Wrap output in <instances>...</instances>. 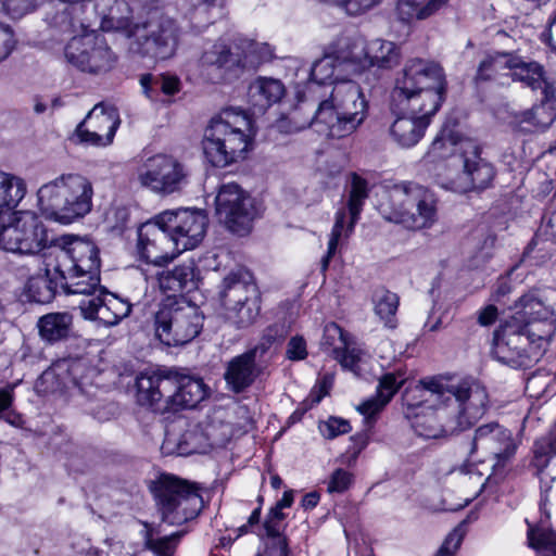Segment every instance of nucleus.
<instances>
[{"label": "nucleus", "instance_id": "obj_35", "mask_svg": "<svg viewBox=\"0 0 556 556\" xmlns=\"http://www.w3.org/2000/svg\"><path fill=\"white\" fill-rule=\"evenodd\" d=\"M232 43L239 52L240 70L256 68L261 63L271 60L274 50L267 42H258L241 34H235Z\"/></svg>", "mask_w": 556, "mask_h": 556}, {"label": "nucleus", "instance_id": "obj_11", "mask_svg": "<svg viewBox=\"0 0 556 556\" xmlns=\"http://www.w3.org/2000/svg\"><path fill=\"white\" fill-rule=\"evenodd\" d=\"M432 386L435 390L443 392L442 404L446 407L456 431L472 427L488 409L486 389L475 380L445 379L444 384L434 382Z\"/></svg>", "mask_w": 556, "mask_h": 556}, {"label": "nucleus", "instance_id": "obj_12", "mask_svg": "<svg viewBox=\"0 0 556 556\" xmlns=\"http://www.w3.org/2000/svg\"><path fill=\"white\" fill-rule=\"evenodd\" d=\"M163 521L181 525L198 516L203 500L194 484L173 475H161L151 488Z\"/></svg>", "mask_w": 556, "mask_h": 556}, {"label": "nucleus", "instance_id": "obj_37", "mask_svg": "<svg viewBox=\"0 0 556 556\" xmlns=\"http://www.w3.org/2000/svg\"><path fill=\"white\" fill-rule=\"evenodd\" d=\"M515 53L495 52L486 55L479 64L476 79L478 81H496L498 85H506L510 78L509 60L514 59Z\"/></svg>", "mask_w": 556, "mask_h": 556}, {"label": "nucleus", "instance_id": "obj_32", "mask_svg": "<svg viewBox=\"0 0 556 556\" xmlns=\"http://www.w3.org/2000/svg\"><path fill=\"white\" fill-rule=\"evenodd\" d=\"M445 378L430 377L425 378L415 387L407 388L403 393V405L405 406L404 414L412 412L419 413L426 410L429 406H437L438 403L442 404L443 392L435 390L432 383L444 384Z\"/></svg>", "mask_w": 556, "mask_h": 556}, {"label": "nucleus", "instance_id": "obj_54", "mask_svg": "<svg viewBox=\"0 0 556 556\" xmlns=\"http://www.w3.org/2000/svg\"><path fill=\"white\" fill-rule=\"evenodd\" d=\"M15 43L16 40L11 27L0 23V62L11 54Z\"/></svg>", "mask_w": 556, "mask_h": 556}, {"label": "nucleus", "instance_id": "obj_27", "mask_svg": "<svg viewBox=\"0 0 556 556\" xmlns=\"http://www.w3.org/2000/svg\"><path fill=\"white\" fill-rule=\"evenodd\" d=\"M343 51H345L344 38L330 46L324 56L314 62L311 68L308 89H312L314 85L334 86L336 81L342 80L339 76L340 72L352 74V64L341 58Z\"/></svg>", "mask_w": 556, "mask_h": 556}, {"label": "nucleus", "instance_id": "obj_30", "mask_svg": "<svg viewBox=\"0 0 556 556\" xmlns=\"http://www.w3.org/2000/svg\"><path fill=\"white\" fill-rule=\"evenodd\" d=\"M178 43V27L170 18H163L157 28L146 38L142 53L155 60L174 55Z\"/></svg>", "mask_w": 556, "mask_h": 556}, {"label": "nucleus", "instance_id": "obj_47", "mask_svg": "<svg viewBox=\"0 0 556 556\" xmlns=\"http://www.w3.org/2000/svg\"><path fill=\"white\" fill-rule=\"evenodd\" d=\"M178 539V533L155 539L152 530L144 523V544L157 556H172Z\"/></svg>", "mask_w": 556, "mask_h": 556}, {"label": "nucleus", "instance_id": "obj_9", "mask_svg": "<svg viewBox=\"0 0 556 556\" xmlns=\"http://www.w3.org/2000/svg\"><path fill=\"white\" fill-rule=\"evenodd\" d=\"M510 66V79L520 83L532 91L540 90L542 99L525 113V121L538 128H547L556 119V80L547 73L544 65L538 61L519 54L507 63Z\"/></svg>", "mask_w": 556, "mask_h": 556}, {"label": "nucleus", "instance_id": "obj_7", "mask_svg": "<svg viewBox=\"0 0 556 556\" xmlns=\"http://www.w3.org/2000/svg\"><path fill=\"white\" fill-rule=\"evenodd\" d=\"M378 210L386 220L401 224L409 230L429 229L438 222L434 192L414 181H401L389 187Z\"/></svg>", "mask_w": 556, "mask_h": 556}, {"label": "nucleus", "instance_id": "obj_26", "mask_svg": "<svg viewBox=\"0 0 556 556\" xmlns=\"http://www.w3.org/2000/svg\"><path fill=\"white\" fill-rule=\"evenodd\" d=\"M406 418L414 432L424 439H440L456 432L446 407L441 403L419 413H406Z\"/></svg>", "mask_w": 556, "mask_h": 556}, {"label": "nucleus", "instance_id": "obj_14", "mask_svg": "<svg viewBox=\"0 0 556 556\" xmlns=\"http://www.w3.org/2000/svg\"><path fill=\"white\" fill-rule=\"evenodd\" d=\"M139 185L159 195L180 191L187 184L189 170L179 160L167 154L147 157L136 170Z\"/></svg>", "mask_w": 556, "mask_h": 556}, {"label": "nucleus", "instance_id": "obj_16", "mask_svg": "<svg viewBox=\"0 0 556 556\" xmlns=\"http://www.w3.org/2000/svg\"><path fill=\"white\" fill-rule=\"evenodd\" d=\"M5 237L3 251L11 253L37 254L46 248L49 252L54 245V239L42 222L29 211L12 212Z\"/></svg>", "mask_w": 556, "mask_h": 556}, {"label": "nucleus", "instance_id": "obj_45", "mask_svg": "<svg viewBox=\"0 0 556 556\" xmlns=\"http://www.w3.org/2000/svg\"><path fill=\"white\" fill-rule=\"evenodd\" d=\"M374 304L376 314L384 321L386 326L394 328V317L399 307L397 294L379 289L374 294Z\"/></svg>", "mask_w": 556, "mask_h": 556}, {"label": "nucleus", "instance_id": "obj_62", "mask_svg": "<svg viewBox=\"0 0 556 556\" xmlns=\"http://www.w3.org/2000/svg\"><path fill=\"white\" fill-rule=\"evenodd\" d=\"M14 384H8L0 389V413L7 410L14 397Z\"/></svg>", "mask_w": 556, "mask_h": 556}, {"label": "nucleus", "instance_id": "obj_20", "mask_svg": "<svg viewBox=\"0 0 556 556\" xmlns=\"http://www.w3.org/2000/svg\"><path fill=\"white\" fill-rule=\"evenodd\" d=\"M368 181L356 173H352L349 177V185L346 187L348 200L346 208L339 210L336 213V222L332 227L330 238L328 241L327 254L321 260V268L326 270L329 266L331 257L336 254L339 241L343 233L349 235L353 231L359 215L363 211L365 201L369 195Z\"/></svg>", "mask_w": 556, "mask_h": 556}, {"label": "nucleus", "instance_id": "obj_34", "mask_svg": "<svg viewBox=\"0 0 556 556\" xmlns=\"http://www.w3.org/2000/svg\"><path fill=\"white\" fill-rule=\"evenodd\" d=\"M283 84L276 78L257 77L248 91L249 102L257 112H264L273 104L279 102L285 96Z\"/></svg>", "mask_w": 556, "mask_h": 556}, {"label": "nucleus", "instance_id": "obj_23", "mask_svg": "<svg viewBox=\"0 0 556 556\" xmlns=\"http://www.w3.org/2000/svg\"><path fill=\"white\" fill-rule=\"evenodd\" d=\"M276 327H268L257 346L235 356L228 362L224 379L229 390L241 393L255 381L257 377L256 355L258 352L263 354L276 340Z\"/></svg>", "mask_w": 556, "mask_h": 556}, {"label": "nucleus", "instance_id": "obj_10", "mask_svg": "<svg viewBox=\"0 0 556 556\" xmlns=\"http://www.w3.org/2000/svg\"><path fill=\"white\" fill-rule=\"evenodd\" d=\"M203 327V315L195 304L185 298L167 295L154 314L156 338L168 346L182 345L193 340Z\"/></svg>", "mask_w": 556, "mask_h": 556}, {"label": "nucleus", "instance_id": "obj_43", "mask_svg": "<svg viewBox=\"0 0 556 556\" xmlns=\"http://www.w3.org/2000/svg\"><path fill=\"white\" fill-rule=\"evenodd\" d=\"M67 388L66 377L58 367V361L46 369L35 383V391L39 395L61 393Z\"/></svg>", "mask_w": 556, "mask_h": 556}, {"label": "nucleus", "instance_id": "obj_40", "mask_svg": "<svg viewBox=\"0 0 556 556\" xmlns=\"http://www.w3.org/2000/svg\"><path fill=\"white\" fill-rule=\"evenodd\" d=\"M447 2L448 0H429L420 4L417 0H399L396 12L401 21L410 23L430 17Z\"/></svg>", "mask_w": 556, "mask_h": 556}, {"label": "nucleus", "instance_id": "obj_15", "mask_svg": "<svg viewBox=\"0 0 556 556\" xmlns=\"http://www.w3.org/2000/svg\"><path fill=\"white\" fill-rule=\"evenodd\" d=\"M64 55L74 67L93 75L111 71L117 60L104 37L94 31L74 36L66 43Z\"/></svg>", "mask_w": 556, "mask_h": 556}, {"label": "nucleus", "instance_id": "obj_6", "mask_svg": "<svg viewBox=\"0 0 556 556\" xmlns=\"http://www.w3.org/2000/svg\"><path fill=\"white\" fill-rule=\"evenodd\" d=\"M136 386L139 405L160 414L194 408L207 396L205 383L188 376L176 380L160 372H143Z\"/></svg>", "mask_w": 556, "mask_h": 556}, {"label": "nucleus", "instance_id": "obj_3", "mask_svg": "<svg viewBox=\"0 0 556 556\" xmlns=\"http://www.w3.org/2000/svg\"><path fill=\"white\" fill-rule=\"evenodd\" d=\"M517 308L494 331L492 355L511 368H529L544 354L556 330V318L534 294L521 296Z\"/></svg>", "mask_w": 556, "mask_h": 556}, {"label": "nucleus", "instance_id": "obj_58", "mask_svg": "<svg viewBox=\"0 0 556 556\" xmlns=\"http://www.w3.org/2000/svg\"><path fill=\"white\" fill-rule=\"evenodd\" d=\"M540 37L544 43L556 50V10L548 16L546 28Z\"/></svg>", "mask_w": 556, "mask_h": 556}, {"label": "nucleus", "instance_id": "obj_53", "mask_svg": "<svg viewBox=\"0 0 556 556\" xmlns=\"http://www.w3.org/2000/svg\"><path fill=\"white\" fill-rule=\"evenodd\" d=\"M140 85L142 91L148 99L153 102H165V99L161 98V77L160 75L146 74L140 78Z\"/></svg>", "mask_w": 556, "mask_h": 556}, {"label": "nucleus", "instance_id": "obj_18", "mask_svg": "<svg viewBox=\"0 0 556 556\" xmlns=\"http://www.w3.org/2000/svg\"><path fill=\"white\" fill-rule=\"evenodd\" d=\"M345 51L341 55L352 64V75L369 67L390 70L400 62V48L390 40L376 38L365 41L361 37L344 38Z\"/></svg>", "mask_w": 556, "mask_h": 556}, {"label": "nucleus", "instance_id": "obj_56", "mask_svg": "<svg viewBox=\"0 0 556 556\" xmlns=\"http://www.w3.org/2000/svg\"><path fill=\"white\" fill-rule=\"evenodd\" d=\"M333 384V376L326 374L320 377L312 390L311 397L313 403H319L326 395L329 394Z\"/></svg>", "mask_w": 556, "mask_h": 556}, {"label": "nucleus", "instance_id": "obj_60", "mask_svg": "<svg viewBox=\"0 0 556 556\" xmlns=\"http://www.w3.org/2000/svg\"><path fill=\"white\" fill-rule=\"evenodd\" d=\"M21 361L33 365L41 358V352L36 351L29 343L24 342L17 353Z\"/></svg>", "mask_w": 556, "mask_h": 556}, {"label": "nucleus", "instance_id": "obj_2", "mask_svg": "<svg viewBox=\"0 0 556 556\" xmlns=\"http://www.w3.org/2000/svg\"><path fill=\"white\" fill-rule=\"evenodd\" d=\"M43 266L42 274L30 276L25 283L23 294L29 302H51L58 287L71 294H89L99 285V250L90 240L61 237L43 254Z\"/></svg>", "mask_w": 556, "mask_h": 556}, {"label": "nucleus", "instance_id": "obj_46", "mask_svg": "<svg viewBox=\"0 0 556 556\" xmlns=\"http://www.w3.org/2000/svg\"><path fill=\"white\" fill-rule=\"evenodd\" d=\"M463 141H459L462 146ZM458 144L457 138L450 128H443L437 137L433 139L429 150L426 153V157L431 161H438L447 157L453 154L455 147Z\"/></svg>", "mask_w": 556, "mask_h": 556}, {"label": "nucleus", "instance_id": "obj_21", "mask_svg": "<svg viewBox=\"0 0 556 556\" xmlns=\"http://www.w3.org/2000/svg\"><path fill=\"white\" fill-rule=\"evenodd\" d=\"M165 228L160 223L159 215L138 227L136 254L140 261L163 266L178 256Z\"/></svg>", "mask_w": 556, "mask_h": 556}, {"label": "nucleus", "instance_id": "obj_64", "mask_svg": "<svg viewBox=\"0 0 556 556\" xmlns=\"http://www.w3.org/2000/svg\"><path fill=\"white\" fill-rule=\"evenodd\" d=\"M266 534L271 538H280L281 521L266 517L264 522Z\"/></svg>", "mask_w": 556, "mask_h": 556}, {"label": "nucleus", "instance_id": "obj_25", "mask_svg": "<svg viewBox=\"0 0 556 556\" xmlns=\"http://www.w3.org/2000/svg\"><path fill=\"white\" fill-rule=\"evenodd\" d=\"M463 168L467 185L460 190H484L489 188L496 175L494 165L482 157L480 147L472 140L462 142Z\"/></svg>", "mask_w": 556, "mask_h": 556}, {"label": "nucleus", "instance_id": "obj_29", "mask_svg": "<svg viewBox=\"0 0 556 556\" xmlns=\"http://www.w3.org/2000/svg\"><path fill=\"white\" fill-rule=\"evenodd\" d=\"M404 381L405 379L400 374H384L379 379L376 394L357 406V410L364 417V422L367 428H371L374 426L376 416L392 400Z\"/></svg>", "mask_w": 556, "mask_h": 556}, {"label": "nucleus", "instance_id": "obj_38", "mask_svg": "<svg viewBox=\"0 0 556 556\" xmlns=\"http://www.w3.org/2000/svg\"><path fill=\"white\" fill-rule=\"evenodd\" d=\"M73 317L67 312L49 313L41 316L37 323L42 340L54 343L68 337Z\"/></svg>", "mask_w": 556, "mask_h": 556}, {"label": "nucleus", "instance_id": "obj_24", "mask_svg": "<svg viewBox=\"0 0 556 556\" xmlns=\"http://www.w3.org/2000/svg\"><path fill=\"white\" fill-rule=\"evenodd\" d=\"M96 291H99L97 296L80 302L79 306L85 318L112 327L130 314L131 304L127 300L104 292L100 283L88 295H93Z\"/></svg>", "mask_w": 556, "mask_h": 556}, {"label": "nucleus", "instance_id": "obj_1", "mask_svg": "<svg viewBox=\"0 0 556 556\" xmlns=\"http://www.w3.org/2000/svg\"><path fill=\"white\" fill-rule=\"evenodd\" d=\"M445 90V74L439 63L419 58L406 62L390 99L394 119L389 134L395 144L409 149L424 138L431 116L444 100Z\"/></svg>", "mask_w": 556, "mask_h": 556}, {"label": "nucleus", "instance_id": "obj_52", "mask_svg": "<svg viewBox=\"0 0 556 556\" xmlns=\"http://www.w3.org/2000/svg\"><path fill=\"white\" fill-rule=\"evenodd\" d=\"M321 434L326 439H334L338 435L345 434L351 431L350 422L339 417H330L327 421L319 426Z\"/></svg>", "mask_w": 556, "mask_h": 556}, {"label": "nucleus", "instance_id": "obj_5", "mask_svg": "<svg viewBox=\"0 0 556 556\" xmlns=\"http://www.w3.org/2000/svg\"><path fill=\"white\" fill-rule=\"evenodd\" d=\"M256 127L241 108H226L213 116L204 130L202 148L205 160L224 168L247 157L252 150Z\"/></svg>", "mask_w": 556, "mask_h": 556}, {"label": "nucleus", "instance_id": "obj_36", "mask_svg": "<svg viewBox=\"0 0 556 556\" xmlns=\"http://www.w3.org/2000/svg\"><path fill=\"white\" fill-rule=\"evenodd\" d=\"M552 241L556 243V210L545 215L542 223L532 239L526 248L521 262L530 265H540L549 257L547 253L539 254L544 248H539L541 241Z\"/></svg>", "mask_w": 556, "mask_h": 556}, {"label": "nucleus", "instance_id": "obj_19", "mask_svg": "<svg viewBox=\"0 0 556 556\" xmlns=\"http://www.w3.org/2000/svg\"><path fill=\"white\" fill-rule=\"evenodd\" d=\"M159 220L166 226L177 255L195 249L204 239L208 218L203 210L178 208L159 214Z\"/></svg>", "mask_w": 556, "mask_h": 556}, {"label": "nucleus", "instance_id": "obj_63", "mask_svg": "<svg viewBox=\"0 0 556 556\" xmlns=\"http://www.w3.org/2000/svg\"><path fill=\"white\" fill-rule=\"evenodd\" d=\"M265 556H289V549L286 539L279 538L277 542L268 547Z\"/></svg>", "mask_w": 556, "mask_h": 556}, {"label": "nucleus", "instance_id": "obj_4", "mask_svg": "<svg viewBox=\"0 0 556 556\" xmlns=\"http://www.w3.org/2000/svg\"><path fill=\"white\" fill-rule=\"evenodd\" d=\"M295 108L288 117L277 122L280 132L292 134L313 126L327 138H343L354 132L367 115V101L359 86L351 79L336 81L330 98L321 101L314 112L301 116Z\"/></svg>", "mask_w": 556, "mask_h": 556}, {"label": "nucleus", "instance_id": "obj_44", "mask_svg": "<svg viewBox=\"0 0 556 556\" xmlns=\"http://www.w3.org/2000/svg\"><path fill=\"white\" fill-rule=\"evenodd\" d=\"M556 455V426L546 435L541 437L533 445L532 465L536 468L538 475L548 466L551 459Z\"/></svg>", "mask_w": 556, "mask_h": 556}, {"label": "nucleus", "instance_id": "obj_39", "mask_svg": "<svg viewBox=\"0 0 556 556\" xmlns=\"http://www.w3.org/2000/svg\"><path fill=\"white\" fill-rule=\"evenodd\" d=\"M84 121L94 130H99L113 139L121 124L117 109L104 103L96 104Z\"/></svg>", "mask_w": 556, "mask_h": 556}, {"label": "nucleus", "instance_id": "obj_50", "mask_svg": "<svg viewBox=\"0 0 556 556\" xmlns=\"http://www.w3.org/2000/svg\"><path fill=\"white\" fill-rule=\"evenodd\" d=\"M191 432H186L181 435V439L176 443V438L167 433L162 444V451L166 454H178L187 455L194 452V448L189 446L187 440L191 437Z\"/></svg>", "mask_w": 556, "mask_h": 556}, {"label": "nucleus", "instance_id": "obj_59", "mask_svg": "<svg viewBox=\"0 0 556 556\" xmlns=\"http://www.w3.org/2000/svg\"><path fill=\"white\" fill-rule=\"evenodd\" d=\"M161 77V91L165 97H172L179 91L180 81L176 76L160 75Z\"/></svg>", "mask_w": 556, "mask_h": 556}, {"label": "nucleus", "instance_id": "obj_33", "mask_svg": "<svg viewBox=\"0 0 556 556\" xmlns=\"http://www.w3.org/2000/svg\"><path fill=\"white\" fill-rule=\"evenodd\" d=\"M198 270L193 261L185 262L170 270H162L156 275L162 292H181L197 288Z\"/></svg>", "mask_w": 556, "mask_h": 556}, {"label": "nucleus", "instance_id": "obj_48", "mask_svg": "<svg viewBox=\"0 0 556 556\" xmlns=\"http://www.w3.org/2000/svg\"><path fill=\"white\" fill-rule=\"evenodd\" d=\"M75 137L77 141L91 147H108L113 142V138L105 134L94 130L87 125L86 121L79 123L75 129Z\"/></svg>", "mask_w": 556, "mask_h": 556}, {"label": "nucleus", "instance_id": "obj_17", "mask_svg": "<svg viewBox=\"0 0 556 556\" xmlns=\"http://www.w3.org/2000/svg\"><path fill=\"white\" fill-rule=\"evenodd\" d=\"M215 204L218 219L239 236L251 230L260 213L255 200L236 182L219 187Z\"/></svg>", "mask_w": 556, "mask_h": 556}, {"label": "nucleus", "instance_id": "obj_49", "mask_svg": "<svg viewBox=\"0 0 556 556\" xmlns=\"http://www.w3.org/2000/svg\"><path fill=\"white\" fill-rule=\"evenodd\" d=\"M45 0H3V10L12 18H20L35 11Z\"/></svg>", "mask_w": 556, "mask_h": 556}, {"label": "nucleus", "instance_id": "obj_8", "mask_svg": "<svg viewBox=\"0 0 556 556\" xmlns=\"http://www.w3.org/2000/svg\"><path fill=\"white\" fill-rule=\"evenodd\" d=\"M37 197L39 210L47 219L71 224L91 211L93 188L80 174H63L42 185Z\"/></svg>", "mask_w": 556, "mask_h": 556}, {"label": "nucleus", "instance_id": "obj_57", "mask_svg": "<svg viewBox=\"0 0 556 556\" xmlns=\"http://www.w3.org/2000/svg\"><path fill=\"white\" fill-rule=\"evenodd\" d=\"M287 356L291 361H301L307 356L306 342L302 337L295 336L290 339Z\"/></svg>", "mask_w": 556, "mask_h": 556}, {"label": "nucleus", "instance_id": "obj_22", "mask_svg": "<svg viewBox=\"0 0 556 556\" xmlns=\"http://www.w3.org/2000/svg\"><path fill=\"white\" fill-rule=\"evenodd\" d=\"M516 450L511 431L497 422H489L476 429L470 455L481 453L483 460L490 458L495 462L494 466H498L510 459Z\"/></svg>", "mask_w": 556, "mask_h": 556}, {"label": "nucleus", "instance_id": "obj_31", "mask_svg": "<svg viewBox=\"0 0 556 556\" xmlns=\"http://www.w3.org/2000/svg\"><path fill=\"white\" fill-rule=\"evenodd\" d=\"M233 35L220 37L208 49H205L200 59L203 70L215 68L219 72H237L240 70L239 52L232 43Z\"/></svg>", "mask_w": 556, "mask_h": 556}, {"label": "nucleus", "instance_id": "obj_13", "mask_svg": "<svg viewBox=\"0 0 556 556\" xmlns=\"http://www.w3.org/2000/svg\"><path fill=\"white\" fill-rule=\"evenodd\" d=\"M247 276L241 269L229 273L219 291L225 318L237 329L253 325L261 313V296Z\"/></svg>", "mask_w": 556, "mask_h": 556}, {"label": "nucleus", "instance_id": "obj_51", "mask_svg": "<svg viewBox=\"0 0 556 556\" xmlns=\"http://www.w3.org/2000/svg\"><path fill=\"white\" fill-rule=\"evenodd\" d=\"M353 482V475L343 468L336 469L329 477L327 491L329 493H343Z\"/></svg>", "mask_w": 556, "mask_h": 556}, {"label": "nucleus", "instance_id": "obj_61", "mask_svg": "<svg viewBox=\"0 0 556 556\" xmlns=\"http://www.w3.org/2000/svg\"><path fill=\"white\" fill-rule=\"evenodd\" d=\"M497 318V308L494 305H488L480 311L478 316V323L481 326H489L493 324Z\"/></svg>", "mask_w": 556, "mask_h": 556}, {"label": "nucleus", "instance_id": "obj_42", "mask_svg": "<svg viewBox=\"0 0 556 556\" xmlns=\"http://www.w3.org/2000/svg\"><path fill=\"white\" fill-rule=\"evenodd\" d=\"M58 367L65 375L67 383H72L79 389H83L88 383L89 377L94 372V369L84 358L59 359Z\"/></svg>", "mask_w": 556, "mask_h": 556}, {"label": "nucleus", "instance_id": "obj_55", "mask_svg": "<svg viewBox=\"0 0 556 556\" xmlns=\"http://www.w3.org/2000/svg\"><path fill=\"white\" fill-rule=\"evenodd\" d=\"M463 541V532L460 529H454L444 540L442 546L435 556H454Z\"/></svg>", "mask_w": 556, "mask_h": 556}, {"label": "nucleus", "instance_id": "obj_28", "mask_svg": "<svg viewBox=\"0 0 556 556\" xmlns=\"http://www.w3.org/2000/svg\"><path fill=\"white\" fill-rule=\"evenodd\" d=\"M321 346L330 353L340 365L353 372L358 369L362 351L351 346V336L336 323H329L324 328Z\"/></svg>", "mask_w": 556, "mask_h": 556}, {"label": "nucleus", "instance_id": "obj_41", "mask_svg": "<svg viewBox=\"0 0 556 556\" xmlns=\"http://www.w3.org/2000/svg\"><path fill=\"white\" fill-rule=\"evenodd\" d=\"M25 194L26 185L21 177L0 170V208H15Z\"/></svg>", "mask_w": 556, "mask_h": 556}]
</instances>
